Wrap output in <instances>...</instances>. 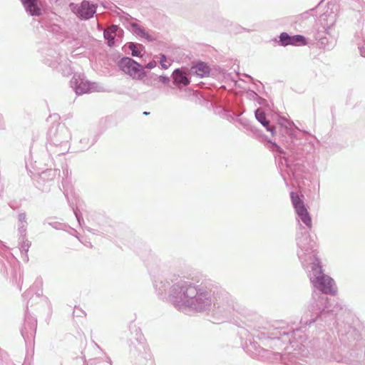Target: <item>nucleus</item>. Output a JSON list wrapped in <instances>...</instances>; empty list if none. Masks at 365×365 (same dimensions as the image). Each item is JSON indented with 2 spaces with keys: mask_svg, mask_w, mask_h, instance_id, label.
<instances>
[{
  "mask_svg": "<svg viewBox=\"0 0 365 365\" xmlns=\"http://www.w3.org/2000/svg\"><path fill=\"white\" fill-rule=\"evenodd\" d=\"M118 30V26L113 25L104 31V37L108 40L110 46L114 44L115 34Z\"/></svg>",
  "mask_w": 365,
  "mask_h": 365,
  "instance_id": "7",
  "label": "nucleus"
},
{
  "mask_svg": "<svg viewBox=\"0 0 365 365\" xmlns=\"http://www.w3.org/2000/svg\"><path fill=\"white\" fill-rule=\"evenodd\" d=\"M155 62H150V63H148L146 67L148 68H153L155 66Z\"/></svg>",
  "mask_w": 365,
  "mask_h": 365,
  "instance_id": "18",
  "label": "nucleus"
},
{
  "mask_svg": "<svg viewBox=\"0 0 365 365\" xmlns=\"http://www.w3.org/2000/svg\"><path fill=\"white\" fill-rule=\"evenodd\" d=\"M143 114H144V115H148V114H149V113H148V112H144V113H143Z\"/></svg>",
  "mask_w": 365,
  "mask_h": 365,
  "instance_id": "20",
  "label": "nucleus"
},
{
  "mask_svg": "<svg viewBox=\"0 0 365 365\" xmlns=\"http://www.w3.org/2000/svg\"><path fill=\"white\" fill-rule=\"evenodd\" d=\"M133 32L141 38H144L148 41H152L153 38L148 34V32L137 24H133L132 25Z\"/></svg>",
  "mask_w": 365,
  "mask_h": 365,
  "instance_id": "8",
  "label": "nucleus"
},
{
  "mask_svg": "<svg viewBox=\"0 0 365 365\" xmlns=\"http://www.w3.org/2000/svg\"><path fill=\"white\" fill-rule=\"evenodd\" d=\"M26 11L32 16H40L42 14L41 5L38 0H21Z\"/></svg>",
  "mask_w": 365,
  "mask_h": 365,
  "instance_id": "5",
  "label": "nucleus"
},
{
  "mask_svg": "<svg viewBox=\"0 0 365 365\" xmlns=\"http://www.w3.org/2000/svg\"><path fill=\"white\" fill-rule=\"evenodd\" d=\"M192 69L196 75L201 78L205 77L210 72L209 67L203 63H198L197 66L193 67Z\"/></svg>",
  "mask_w": 365,
  "mask_h": 365,
  "instance_id": "9",
  "label": "nucleus"
},
{
  "mask_svg": "<svg viewBox=\"0 0 365 365\" xmlns=\"http://www.w3.org/2000/svg\"><path fill=\"white\" fill-rule=\"evenodd\" d=\"M195 289L192 287H190L187 289L186 292L185 293V294L189 297H191L192 295H195Z\"/></svg>",
  "mask_w": 365,
  "mask_h": 365,
  "instance_id": "17",
  "label": "nucleus"
},
{
  "mask_svg": "<svg viewBox=\"0 0 365 365\" xmlns=\"http://www.w3.org/2000/svg\"><path fill=\"white\" fill-rule=\"evenodd\" d=\"M166 57L165 55H162L161 56V58H160V64L162 66V67L165 69H167L169 66H170V63H166Z\"/></svg>",
  "mask_w": 365,
  "mask_h": 365,
  "instance_id": "16",
  "label": "nucleus"
},
{
  "mask_svg": "<svg viewBox=\"0 0 365 365\" xmlns=\"http://www.w3.org/2000/svg\"><path fill=\"white\" fill-rule=\"evenodd\" d=\"M75 91L76 94L82 95L87 93L98 91V89L96 83L78 78L75 79Z\"/></svg>",
  "mask_w": 365,
  "mask_h": 365,
  "instance_id": "4",
  "label": "nucleus"
},
{
  "mask_svg": "<svg viewBox=\"0 0 365 365\" xmlns=\"http://www.w3.org/2000/svg\"><path fill=\"white\" fill-rule=\"evenodd\" d=\"M279 40L282 46L292 45L295 46H305L307 41L302 35L289 36L287 33L283 32L279 36Z\"/></svg>",
  "mask_w": 365,
  "mask_h": 365,
  "instance_id": "3",
  "label": "nucleus"
},
{
  "mask_svg": "<svg viewBox=\"0 0 365 365\" xmlns=\"http://www.w3.org/2000/svg\"><path fill=\"white\" fill-rule=\"evenodd\" d=\"M312 270L314 272L315 280L314 286L325 294H334L335 284L334 280L322 272V265L319 262L314 263Z\"/></svg>",
  "mask_w": 365,
  "mask_h": 365,
  "instance_id": "1",
  "label": "nucleus"
},
{
  "mask_svg": "<svg viewBox=\"0 0 365 365\" xmlns=\"http://www.w3.org/2000/svg\"><path fill=\"white\" fill-rule=\"evenodd\" d=\"M301 220L309 228L312 227V218L308 212V211L303 214V215L299 216Z\"/></svg>",
  "mask_w": 365,
  "mask_h": 365,
  "instance_id": "12",
  "label": "nucleus"
},
{
  "mask_svg": "<svg viewBox=\"0 0 365 365\" xmlns=\"http://www.w3.org/2000/svg\"><path fill=\"white\" fill-rule=\"evenodd\" d=\"M294 208H295L296 212L299 216L303 215L304 213L307 212V210L305 207L304 205L297 206Z\"/></svg>",
  "mask_w": 365,
  "mask_h": 365,
  "instance_id": "15",
  "label": "nucleus"
},
{
  "mask_svg": "<svg viewBox=\"0 0 365 365\" xmlns=\"http://www.w3.org/2000/svg\"><path fill=\"white\" fill-rule=\"evenodd\" d=\"M257 119L264 126L269 125V121L266 120V115L263 110L257 109L255 113Z\"/></svg>",
  "mask_w": 365,
  "mask_h": 365,
  "instance_id": "11",
  "label": "nucleus"
},
{
  "mask_svg": "<svg viewBox=\"0 0 365 365\" xmlns=\"http://www.w3.org/2000/svg\"><path fill=\"white\" fill-rule=\"evenodd\" d=\"M128 48L132 51V56H140V51L138 49L137 45L133 43H130L128 45Z\"/></svg>",
  "mask_w": 365,
  "mask_h": 365,
  "instance_id": "14",
  "label": "nucleus"
},
{
  "mask_svg": "<svg viewBox=\"0 0 365 365\" xmlns=\"http://www.w3.org/2000/svg\"><path fill=\"white\" fill-rule=\"evenodd\" d=\"M291 198L292 204L294 207L304 205L303 201L300 199L298 195H295L294 192L291 193Z\"/></svg>",
  "mask_w": 365,
  "mask_h": 365,
  "instance_id": "13",
  "label": "nucleus"
},
{
  "mask_svg": "<svg viewBox=\"0 0 365 365\" xmlns=\"http://www.w3.org/2000/svg\"><path fill=\"white\" fill-rule=\"evenodd\" d=\"M174 80L177 83H182L184 86L189 84L190 81L185 76V74L180 71L179 70H176L174 74Z\"/></svg>",
  "mask_w": 365,
  "mask_h": 365,
  "instance_id": "10",
  "label": "nucleus"
},
{
  "mask_svg": "<svg viewBox=\"0 0 365 365\" xmlns=\"http://www.w3.org/2000/svg\"><path fill=\"white\" fill-rule=\"evenodd\" d=\"M268 130H270L273 133V129L267 128Z\"/></svg>",
  "mask_w": 365,
  "mask_h": 365,
  "instance_id": "19",
  "label": "nucleus"
},
{
  "mask_svg": "<svg viewBox=\"0 0 365 365\" xmlns=\"http://www.w3.org/2000/svg\"><path fill=\"white\" fill-rule=\"evenodd\" d=\"M95 12V5L91 4L88 1H83L78 9L79 15L86 19L92 17Z\"/></svg>",
  "mask_w": 365,
  "mask_h": 365,
  "instance_id": "6",
  "label": "nucleus"
},
{
  "mask_svg": "<svg viewBox=\"0 0 365 365\" xmlns=\"http://www.w3.org/2000/svg\"><path fill=\"white\" fill-rule=\"evenodd\" d=\"M120 69L134 79L140 80L145 76L143 68L130 58H123L119 62Z\"/></svg>",
  "mask_w": 365,
  "mask_h": 365,
  "instance_id": "2",
  "label": "nucleus"
}]
</instances>
